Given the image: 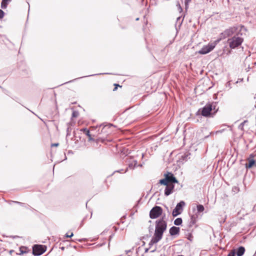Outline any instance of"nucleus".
Listing matches in <instances>:
<instances>
[{"label":"nucleus","mask_w":256,"mask_h":256,"mask_svg":"<svg viewBox=\"0 0 256 256\" xmlns=\"http://www.w3.org/2000/svg\"><path fill=\"white\" fill-rule=\"evenodd\" d=\"M185 205V202L184 201H180L178 202L175 208L173 210L172 212V215L174 217H176L178 215L180 214L183 210V207Z\"/></svg>","instance_id":"9"},{"label":"nucleus","mask_w":256,"mask_h":256,"mask_svg":"<svg viewBox=\"0 0 256 256\" xmlns=\"http://www.w3.org/2000/svg\"><path fill=\"white\" fill-rule=\"evenodd\" d=\"M127 170H128V168H126V170H125V171H124V172H126V171H127Z\"/></svg>","instance_id":"38"},{"label":"nucleus","mask_w":256,"mask_h":256,"mask_svg":"<svg viewBox=\"0 0 256 256\" xmlns=\"http://www.w3.org/2000/svg\"><path fill=\"white\" fill-rule=\"evenodd\" d=\"M162 212V209L160 206H154L150 212V217L152 219L156 218L159 217Z\"/></svg>","instance_id":"5"},{"label":"nucleus","mask_w":256,"mask_h":256,"mask_svg":"<svg viewBox=\"0 0 256 256\" xmlns=\"http://www.w3.org/2000/svg\"><path fill=\"white\" fill-rule=\"evenodd\" d=\"M164 185L166 186L164 190L165 196H168L173 192V190L174 188V184H167Z\"/></svg>","instance_id":"11"},{"label":"nucleus","mask_w":256,"mask_h":256,"mask_svg":"<svg viewBox=\"0 0 256 256\" xmlns=\"http://www.w3.org/2000/svg\"><path fill=\"white\" fill-rule=\"evenodd\" d=\"M59 145L58 143H54L52 144V146H57Z\"/></svg>","instance_id":"30"},{"label":"nucleus","mask_w":256,"mask_h":256,"mask_svg":"<svg viewBox=\"0 0 256 256\" xmlns=\"http://www.w3.org/2000/svg\"><path fill=\"white\" fill-rule=\"evenodd\" d=\"M188 239L190 240V242H192L193 240V236H192V234H189L188 236Z\"/></svg>","instance_id":"28"},{"label":"nucleus","mask_w":256,"mask_h":256,"mask_svg":"<svg viewBox=\"0 0 256 256\" xmlns=\"http://www.w3.org/2000/svg\"><path fill=\"white\" fill-rule=\"evenodd\" d=\"M219 40L215 41L214 42L208 44V45L202 47V48L198 51V53L202 54H206L211 52L216 46L217 42Z\"/></svg>","instance_id":"7"},{"label":"nucleus","mask_w":256,"mask_h":256,"mask_svg":"<svg viewBox=\"0 0 256 256\" xmlns=\"http://www.w3.org/2000/svg\"><path fill=\"white\" fill-rule=\"evenodd\" d=\"M73 235H74L73 233H72H72H71V234H70V235H68V234H66V238H71V237H72V236H73Z\"/></svg>","instance_id":"29"},{"label":"nucleus","mask_w":256,"mask_h":256,"mask_svg":"<svg viewBox=\"0 0 256 256\" xmlns=\"http://www.w3.org/2000/svg\"><path fill=\"white\" fill-rule=\"evenodd\" d=\"M139 20L138 18H136V20Z\"/></svg>","instance_id":"40"},{"label":"nucleus","mask_w":256,"mask_h":256,"mask_svg":"<svg viewBox=\"0 0 256 256\" xmlns=\"http://www.w3.org/2000/svg\"><path fill=\"white\" fill-rule=\"evenodd\" d=\"M46 250V247L42 245L35 244L32 247V254L34 256H40Z\"/></svg>","instance_id":"8"},{"label":"nucleus","mask_w":256,"mask_h":256,"mask_svg":"<svg viewBox=\"0 0 256 256\" xmlns=\"http://www.w3.org/2000/svg\"><path fill=\"white\" fill-rule=\"evenodd\" d=\"M212 104H207L202 108H200L197 112V114H200L202 116L206 118L212 117L214 114L212 113Z\"/></svg>","instance_id":"3"},{"label":"nucleus","mask_w":256,"mask_h":256,"mask_svg":"<svg viewBox=\"0 0 256 256\" xmlns=\"http://www.w3.org/2000/svg\"><path fill=\"white\" fill-rule=\"evenodd\" d=\"M253 154H250L246 160V162L245 164L246 168H251L254 167H256V162L253 158Z\"/></svg>","instance_id":"10"},{"label":"nucleus","mask_w":256,"mask_h":256,"mask_svg":"<svg viewBox=\"0 0 256 256\" xmlns=\"http://www.w3.org/2000/svg\"><path fill=\"white\" fill-rule=\"evenodd\" d=\"M166 216L165 214L162 218L156 222V228L154 236L155 238L158 240H160L162 238L164 232L166 230L167 228V223L164 220V218Z\"/></svg>","instance_id":"1"},{"label":"nucleus","mask_w":256,"mask_h":256,"mask_svg":"<svg viewBox=\"0 0 256 256\" xmlns=\"http://www.w3.org/2000/svg\"><path fill=\"white\" fill-rule=\"evenodd\" d=\"M204 206L202 204H198L197 206V210L198 212H202L204 210Z\"/></svg>","instance_id":"20"},{"label":"nucleus","mask_w":256,"mask_h":256,"mask_svg":"<svg viewBox=\"0 0 256 256\" xmlns=\"http://www.w3.org/2000/svg\"><path fill=\"white\" fill-rule=\"evenodd\" d=\"M134 165H133L132 164H129V167L130 168H134L136 165L137 164V162L136 160H134Z\"/></svg>","instance_id":"26"},{"label":"nucleus","mask_w":256,"mask_h":256,"mask_svg":"<svg viewBox=\"0 0 256 256\" xmlns=\"http://www.w3.org/2000/svg\"><path fill=\"white\" fill-rule=\"evenodd\" d=\"M236 255V250L234 249L232 250L227 256H235Z\"/></svg>","instance_id":"23"},{"label":"nucleus","mask_w":256,"mask_h":256,"mask_svg":"<svg viewBox=\"0 0 256 256\" xmlns=\"http://www.w3.org/2000/svg\"><path fill=\"white\" fill-rule=\"evenodd\" d=\"M192 0H184V4H185V7L186 9V10L188 7V4Z\"/></svg>","instance_id":"21"},{"label":"nucleus","mask_w":256,"mask_h":256,"mask_svg":"<svg viewBox=\"0 0 256 256\" xmlns=\"http://www.w3.org/2000/svg\"><path fill=\"white\" fill-rule=\"evenodd\" d=\"M181 19V16H178L176 19V23H178Z\"/></svg>","instance_id":"31"},{"label":"nucleus","mask_w":256,"mask_h":256,"mask_svg":"<svg viewBox=\"0 0 256 256\" xmlns=\"http://www.w3.org/2000/svg\"><path fill=\"white\" fill-rule=\"evenodd\" d=\"M164 178L159 180V184H169L178 183V181L172 172H168L164 174Z\"/></svg>","instance_id":"4"},{"label":"nucleus","mask_w":256,"mask_h":256,"mask_svg":"<svg viewBox=\"0 0 256 256\" xmlns=\"http://www.w3.org/2000/svg\"><path fill=\"white\" fill-rule=\"evenodd\" d=\"M180 228L173 226L170 229V234L172 236L178 234L180 233Z\"/></svg>","instance_id":"12"},{"label":"nucleus","mask_w":256,"mask_h":256,"mask_svg":"<svg viewBox=\"0 0 256 256\" xmlns=\"http://www.w3.org/2000/svg\"><path fill=\"white\" fill-rule=\"evenodd\" d=\"M114 86H116V87L114 88V90H115L117 88L118 86H120V85L118 84H114Z\"/></svg>","instance_id":"32"},{"label":"nucleus","mask_w":256,"mask_h":256,"mask_svg":"<svg viewBox=\"0 0 256 256\" xmlns=\"http://www.w3.org/2000/svg\"><path fill=\"white\" fill-rule=\"evenodd\" d=\"M11 0H2L1 3L2 8L5 9L7 8L8 3L10 2Z\"/></svg>","instance_id":"16"},{"label":"nucleus","mask_w":256,"mask_h":256,"mask_svg":"<svg viewBox=\"0 0 256 256\" xmlns=\"http://www.w3.org/2000/svg\"><path fill=\"white\" fill-rule=\"evenodd\" d=\"M182 22H183V19L180 22H179V23H180L179 24V26H181Z\"/></svg>","instance_id":"33"},{"label":"nucleus","mask_w":256,"mask_h":256,"mask_svg":"<svg viewBox=\"0 0 256 256\" xmlns=\"http://www.w3.org/2000/svg\"><path fill=\"white\" fill-rule=\"evenodd\" d=\"M95 74H91V75H90L89 76H94Z\"/></svg>","instance_id":"39"},{"label":"nucleus","mask_w":256,"mask_h":256,"mask_svg":"<svg viewBox=\"0 0 256 256\" xmlns=\"http://www.w3.org/2000/svg\"><path fill=\"white\" fill-rule=\"evenodd\" d=\"M78 116V112L77 111H73L72 113V118H76Z\"/></svg>","instance_id":"24"},{"label":"nucleus","mask_w":256,"mask_h":256,"mask_svg":"<svg viewBox=\"0 0 256 256\" xmlns=\"http://www.w3.org/2000/svg\"><path fill=\"white\" fill-rule=\"evenodd\" d=\"M83 132L88 137V141H94V139L92 137V136L90 134V132L86 128H82L80 130Z\"/></svg>","instance_id":"14"},{"label":"nucleus","mask_w":256,"mask_h":256,"mask_svg":"<svg viewBox=\"0 0 256 256\" xmlns=\"http://www.w3.org/2000/svg\"><path fill=\"white\" fill-rule=\"evenodd\" d=\"M76 240H78V241L80 242H82V241H83V239H79V240H77V239H76Z\"/></svg>","instance_id":"35"},{"label":"nucleus","mask_w":256,"mask_h":256,"mask_svg":"<svg viewBox=\"0 0 256 256\" xmlns=\"http://www.w3.org/2000/svg\"><path fill=\"white\" fill-rule=\"evenodd\" d=\"M196 216L194 215H192L190 216V222L189 226H192V225L194 224L196 221Z\"/></svg>","instance_id":"15"},{"label":"nucleus","mask_w":256,"mask_h":256,"mask_svg":"<svg viewBox=\"0 0 256 256\" xmlns=\"http://www.w3.org/2000/svg\"><path fill=\"white\" fill-rule=\"evenodd\" d=\"M246 122H248V120H246L242 122L240 125L239 126V128H242L244 126V124L246 123Z\"/></svg>","instance_id":"27"},{"label":"nucleus","mask_w":256,"mask_h":256,"mask_svg":"<svg viewBox=\"0 0 256 256\" xmlns=\"http://www.w3.org/2000/svg\"><path fill=\"white\" fill-rule=\"evenodd\" d=\"M122 170H122H122H118V171H117V172H122Z\"/></svg>","instance_id":"36"},{"label":"nucleus","mask_w":256,"mask_h":256,"mask_svg":"<svg viewBox=\"0 0 256 256\" xmlns=\"http://www.w3.org/2000/svg\"><path fill=\"white\" fill-rule=\"evenodd\" d=\"M190 154L188 153H186L182 155L181 156L180 158V160H187L188 157V156Z\"/></svg>","instance_id":"19"},{"label":"nucleus","mask_w":256,"mask_h":256,"mask_svg":"<svg viewBox=\"0 0 256 256\" xmlns=\"http://www.w3.org/2000/svg\"><path fill=\"white\" fill-rule=\"evenodd\" d=\"M182 218H178L174 220V224L176 226H180L182 224Z\"/></svg>","instance_id":"18"},{"label":"nucleus","mask_w":256,"mask_h":256,"mask_svg":"<svg viewBox=\"0 0 256 256\" xmlns=\"http://www.w3.org/2000/svg\"><path fill=\"white\" fill-rule=\"evenodd\" d=\"M68 130H69V128H68V129H67L68 132Z\"/></svg>","instance_id":"41"},{"label":"nucleus","mask_w":256,"mask_h":256,"mask_svg":"<svg viewBox=\"0 0 256 256\" xmlns=\"http://www.w3.org/2000/svg\"><path fill=\"white\" fill-rule=\"evenodd\" d=\"M148 249H149L148 248H146V249H145V250H144V252H148Z\"/></svg>","instance_id":"34"},{"label":"nucleus","mask_w":256,"mask_h":256,"mask_svg":"<svg viewBox=\"0 0 256 256\" xmlns=\"http://www.w3.org/2000/svg\"><path fill=\"white\" fill-rule=\"evenodd\" d=\"M110 127L112 126L113 125L112 124H108V125Z\"/></svg>","instance_id":"37"},{"label":"nucleus","mask_w":256,"mask_h":256,"mask_svg":"<svg viewBox=\"0 0 256 256\" xmlns=\"http://www.w3.org/2000/svg\"><path fill=\"white\" fill-rule=\"evenodd\" d=\"M245 250V248L242 246H240L236 251V254L237 256H242L244 254Z\"/></svg>","instance_id":"13"},{"label":"nucleus","mask_w":256,"mask_h":256,"mask_svg":"<svg viewBox=\"0 0 256 256\" xmlns=\"http://www.w3.org/2000/svg\"><path fill=\"white\" fill-rule=\"evenodd\" d=\"M4 12L0 9V19L3 18V17L4 16Z\"/></svg>","instance_id":"25"},{"label":"nucleus","mask_w":256,"mask_h":256,"mask_svg":"<svg viewBox=\"0 0 256 256\" xmlns=\"http://www.w3.org/2000/svg\"><path fill=\"white\" fill-rule=\"evenodd\" d=\"M160 240H158V239L155 238V236H154L152 238L151 240L148 244V245L150 246V248L154 244H156Z\"/></svg>","instance_id":"17"},{"label":"nucleus","mask_w":256,"mask_h":256,"mask_svg":"<svg viewBox=\"0 0 256 256\" xmlns=\"http://www.w3.org/2000/svg\"><path fill=\"white\" fill-rule=\"evenodd\" d=\"M240 30H238V27L232 26L223 32L221 34L222 37L226 38L232 34H236V33L240 32Z\"/></svg>","instance_id":"6"},{"label":"nucleus","mask_w":256,"mask_h":256,"mask_svg":"<svg viewBox=\"0 0 256 256\" xmlns=\"http://www.w3.org/2000/svg\"><path fill=\"white\" fill-rule=\"evenodd\" d=\"M242 34L240 32L236 33L232 38H228V42L232 49H234L239 46L243 42V38L241 37Z\"/></svg>","instance_id":"2"},{"label":"nucleus","mask_w":256,"mask_h":256,"mask_svg":"<svg viewBox=\"0 0 256 256\" xmlns=\"http://www.w3.org/2000/svg\"><path fill=\"white\" fill-rule=\"evenodd\" d=\"M12 202L14 203L18 204L23 207L26 206V204L24 203L20 202H17V201H12Z\"/></svg>","instance_id":"22"}]
</instances>
